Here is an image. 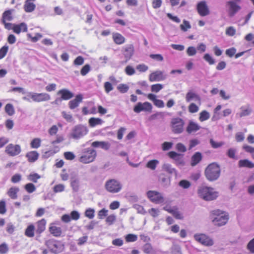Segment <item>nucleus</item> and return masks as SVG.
Listing matches in <instances>:
<instances>
[{
    "instance_id": "1",
    "label": "nucleus",
    "mask_w": 254,
    "mask_h": 254,
    "mask_svg": "<svg viewBox=\"0 0 254 254\" xmlns=\"http://www.w3.org/2000/svg\"><path fill=\"white\" fill-rule=\"evenodd\" d=\"M221 173L220 167L216 163H212L206 168L204 174L206 179L209 181H214L220 177Z\"/></svg>"
},
{
    "instance_id": "2",
    "label": "nucleus",
    "mask_w": 254,
    "mask_h": 254,
    "mask_svg": "<svg viewBox=\"0 0 254 254\" xmlns=\"http://www.w3.org/2000/svg\"><path fill=\"white\" fill-rule=\"evenodd\" d=\"M197 193L200 197L207 201L214 200L218 196V193L211 187H200L197 190Z\"/></svg>"
},
{
    "instance_id": "3",
    "label": "nucleus",
    "mask_w": 254,
    "mask_h": 254,
    "mask_svg": "<svg viewBox=\"0 0 254 254\" xmlns=\"http://www.w3.org/2000/svg\"><path fill=\"white\" fill-rule=\"evenodd\" d=\"M97 155L96 151L90 148H86L82 151L79 161L83 164H88L94 161Z\"/></svg>"
},
{
    "instance_id": "4",
    "label": "nucleus",
    "mask_w": 254,
    "mask_h": 254,
    "mask_svg": "<svg viewBox=\"0 0 254 254\" xmlns=\"http://www.w3.org/2000/svg\"><path fill=\"white\" fill-rule=\"evenodd\" d=\"M106 190L112 193L119 192L122 189L121 183L116 179H109L107 180L105 184Z\"/></svg>"
},
{
    "instance_id": "5",
    "label": "nucleus",
    "mask_w": 254,
    "mask_h": 254,
    "mask_svg": "<svg viewBox=\"0 0 254 254\" xmlns=\"http://www.w3.org/2000/svg\"><path fill=\"white\" fill-rule=\"evenodd\" d=\"M184 126L185 122L181 118H173L171 120V128L172 131L175 134L182 133L184 130Z\"/></svg>"
},
{
    "instance_id": "6",
    "label": "nucleus",
    "mask_w": 254,
    "mask_h": 254,
    "mask_svg": "<svg viewBox=\"0 0 254 254\" xmlns=\"http://www.w3.org/2000/svg\"><path fill=\"white\" fill-rule=\"evenodd\" d=\"M196 10L201 17L206 16L210 14L209 7L205 0H201L197 3L196 5Z\"/></svg>"
},
{
    "instance_id": "7",
    "label": "nucleus",
    "mask_w": 254,
    "mask_h": 254,
    "mask_svg": "<svg viewBox=\"0 0 254 254\" xmlns=\"http://www.w3.org/2000/svg\"><path fill=\"white\" fill-rule=\"evenodd\" d=\"M213 215L217 216L213 220V222L215 225L219 226L225 225L228 220V216L220 213V210H216L212 211Z\"/></svg>"
},
{
    "instance_id": "8",
    "label": "nucleus",
    "mask_w": 254,
    "mask_h": 254,
    "mask_svg": "<svg viewBox=\"0 0 254 254\" xmlns=\"http://www.w3.org/2000/svg\"><path fill=\"white\" fill-rule=\"evenodd\" d=\"M146 195L148 199L155 204H160L164 201L162 194L157 191L149 190L147 192Z\"/></svg>"
},
{
    "instance_id": "9",
    "label": "nucleus",
    "mask_w": 254,
    "mask_h": 254,
    "mask_svg": "<svg viewBox=\"0 0 254 254\" xmlns=\"http://www.w3.org/2000/svg\"><path fill=\"white\" fill-rule=\"evenodd\" d=\"M194 240L198 243L205 246H211L213 241L209 237L204 234H196L194 235Z\"/></svg>"
},
{
    "instance_id": "10",
    "label": "nucleus",
    "mask_w": 254,
    "mask_h": 254,
    "mask_svg": "<svg viewBox=\"0 0 254 254\" xmlns=\"http://www.w3.org/2000/svg\"><path fill=\"white\" fill-rule=\"evenodd\" d=\"M241 2V0H231L226 2V5L229 7V15L230 16H234L241 9L239 4Z\"/></svg>"
},
{
    "instance_id": "11",
    "label": "nucleus",
    "mask_w": 254,
    "mask_h": 254,
    "mask_svg": "<svg viewBox=\"0 0 254 254\" xmlns=\"http://www.w3.org/2000/svg\"><path fill=\"white\" fill-rule=\"evenodd\" d=\"M152 106L148 102H138L133 108V111L136 113H139L142 111L150 113L152 112Z\"/></svg>"
},
{
    "instance_id": "12",
    "label": "nucleus",
    "mask_w": 254,
    "mask_h": 254,
    "mask_svg": "<svg viewBox=\"0 0 254 254\" xmlns=\"http://www.w3.org/2000/svg\"><path fill=\"white\" fill-rule=\"evenodd\" d=\"M28 96L30 97L32 101L35 102H41L49 101L50 100V96L46 93H32L29 92Z\"/></svg>"
},
{
    "instance_id": "13",
    "label": "nucleus",
    "mask_w": 254,
    "mask_h": 254,
    "mask_svg": "<svg viewBox=\"0 0 254 254\" xmlns=\"http://www.w3.org/2000/svg\"><path fill=\"white\" fill-rule=\"evenodd\" d=\"M21 147L18 144H9L5 147V152L10 156H15L21 152Z\"/></svg>"
},
{
    "instance_id": "14",
    "label": "nucleus",
    "mask_w": 254,
    "mask_h": 254,
    "mask_svg": "<svg viewBox=\"0 0 254 254\" xmlns=\"http://www.w3.org/2000/svg\"><path fill=\"white\" fill-rule=\"evenodd\" d=\"M88 132L86 127L83 126H77L74 128L72 136L74 138L78 139L86 135Z\"/></svg>"
},
{
    "instance_id": "15",
    "label": "nucleus",
    "mask_w": 254,
    "mask_h": 254,
    "mask_svg": "<svg viewBox=\"0 0 254 254\" xmlns=\"http://www.w3.org/2000/svg\"><path fill=\"white\" fill-rule=\"evenodd\" d=\"M165 77L162 71L157 70L151 73L149 76V80L151 82L159 81L164 80Z\"/></svg>"
},
{
    "instance_id": "16",
    "label": "nucleus",
    "mask_w": 254,
    "mask_h": 254,
    "mask_svg": "<svg viewBox=\"0 0 254 254\" xmlns=\"http://www.w3.org/2000/svg\"><path fill=\"white\" fill-rule=\"evenodd\" d=\"M12 30L13 32L17 34H19L21 32H26L28 30L27 25L24 22L18 24H13Z\"/></svg>"
},
{
    "instance_id": "17",
    "label": "nucleus",
    "mask_w": 254,
    "mask_h": 254,
    "mask_svg": "<svg viewBox=\"0 0 254 254\" xmlns=\"http://www.w3.org/2000/svg\"><path fill=\"white\" fill-rule=\"evenodd\" d=\"M35 0H25L23 5V9L25 12L30 13L34 11L36 8V4L34 3Z\"/></svg>"
},
{
    "instance_id": "18",
    "label": "nucleus",
    "mask_w": 254,
    "mask_h": 254,
    "mask_svg": "<svg viewBox=\"0 0 254 254\" xmlns=\"http://www.w3.org/2000/svg\"><path fill=\"white\" fill-rule=\"evenodd\" d=\"M147 98L153 101L154 105L158 108H163L164 107V102L156 98V96L153 94L149 93L147 95Z\"/></svg>"
},
{
    "instance_id": "19",
    "label": "nucleus",
    "mask_w": 254,
    "mask_h": 254,
    "mask_svg": "<svg viewBox=\"0 0 254 254\" xmlns=\"http://www.w3.org/2000/svg\"><path fill=\"white\" fill-rule=\"evenodd\" d=\"M83 99V96L81 94L77 95L75 98L73 100L70 101L68 103V106L70 109H74L78 106L80 103H81Z\"/></svg>"
},
{
    "instance_id": "20",
    "label": "nucleus",
    "mask_w": 254,
    "mask_h": 254,
    "mask_svg": "<svg viewBox=\"0 0 254 254\" xmlns=\"http://www.w3.org/2000/svg\"><path fill=\"white\" fill-rule=\"evenodd\" d=\"M200 128V127L198 124L190 121L187 127L186 131L188 133L190 134L198 130Z\"/></svg>"
},
{
    "instance_id": "21",
    "label": "nucleus",
    "mask_w": 254,
    "mask_h": 254,
    "mask_svg": "<svg viewBox=\"0 0 254 254\" xmlns=\"http://www.w3.org/2000/svg\"><path fill=\"white\" fill-rule=\"evenodd\" d=\"M46 223L47 222L45 219H42L38 221L36 223V233L41 234L45 230Z\"/></svg>"
},
{
    "instance_id": "22",
    "label": "nucleus",
    "mask_w": 254,
    "mask_h": 254,
    "mask_svg": "<svg viewBox=\"0 0 254 254\" xmlns=\"http://www.w3.org/2000/svg\"><path fill=\"white\" fill-rule=\"evenodd\" d=\"M202 156L200 152H195L191 157L190 165L194 167L198 164L202 160Z\"/></svg>"
},
{
    "instance_id": "23",
    "label": "nucleus",
    "mask_w": 254,
    "mask_h": 254,
    "mask_svg": "<svg viewBox=\"0 0 254 254\" xmlns=\"http://www.w3.org/2000/svg\"><path fill=\"white\" fill-rule=\"evenodd\" d=\"M25 156L29 162L33 163L38 160L39 154L36 151H31L27 152Z\"/></svg>"
},
{
    "instance_id": "24",
    "label": "nucleus",
    "mask_w": 254,
    "mask_h": 254,
    "mask_svg": "<svg viewBox=\"0 0 254 254\" xmlns=\"http://www.w3.org/2000/svg\"><path fill=\"white\" fill-rule=\"evenodd\" d=\"M91 146L93 147H100L105 150H108L109 149L111 145L108 142L95 141L92 143Z\"/></svg>"
},
{
    "instance_id": "25",
    "label": "nucleus",
    "mask_w": 254,
    "mask_h": 254,
    "mask_svg": "<svg viewBox=\"0 0 254 254\" xmlns=\"http://www.w3.org/2000/svg\"><path fill=\"white\" fill-rule=\"evenodd\" d=\"M80 214L77 211H72L70 213V215L64 214V222L68 223L70 221L71 219L77 220L79 219Z\"/></svg>"
},
{
    "instance_id": "26",
    "label": "nucleus",
    "mask_w": 254,
    "mask_h": 254,
    "mask_svg": "<svg viewBox=\"0 0 254 254\" xmlns=\"http://www.w3.org/2000/svg\"><path fill=\"white\" fill-rule=\"evenodd\" d=\"M112 38L114 42L117 45H121L125 43V37L119 33H113Z\"/></svg>"
},
{
    "instance_id": "27",
    "label": "nucleus",
    "mask_w": 254,
    "mask_h": 254,
    "mask_svg": "<svg viewBox=\"0 0 254 254\" xmlns=\"http://www.w3.org/2000/svg\"><path fill=\"white\" fill-rule=\"evenodd\" d=\"M13 9H8L4 11L2 15L1 22L10 21L13 19L12 12Z\"/></svg>"
},
{
    "instance_id": "28",
    "label": "nucleus",
    "mask_w": 254,
    "mask_h": 254,
    "mask_svg": "<svg viewBox=\"0 0 254 254\" xmlns=\"http://www.w3.org/2000/svg\"><path fill=\"white\" fill-rule=\"evenodd\" d=\"M50 232L55 236H59L62 234L61 228L57 227L55 224H51L49 227Z\"/></svg>"
},
{
    "instance_id": "29",
    "label": "nucleus",
    "mask_w": 254,
    "mask_h": 254,
    "mask_svg": "<svg viewBox=\"0 0 254 254\" xmlns=\"http://www.w3.org/2000/svg\"><path fill=\"white\" fill-rule=\"evenodd\" d=\"M238 165L239 167L254 168V163L248 159L240 160L239 161Z\"/></svg>"
},
{
    "instance_id": "30",
    "label": "nucleus",
    "mask_w": 254,
    "mask_h": 254,
    "mask_svg": "<svg viewBox=\"0 0 254 254\" xmlns=\"http://www.w3.org/2000/svg\"><path fill=\"white\" fill-rule=\"evenodd\" d=\"M19 191V188L15 187H11L7 191V195L12 199L17 198V193Z\"/></svg>"
},
{
    "instance_id": "31",
    "label": "nucleus",
    "mask_w": 254,
    "mask_h": 254,
    "mask_svg": "<svg viewBox=\"0 0 254 254\" xmlns=\"http://www.w3.org/2000/svg\"><path fill=\"white\" fill-rule=\"evenodd\" d=\"M70 185L74 190H78L79 187V181L76 175H72L70 178Z\"/></svg>"
},
{
    "instance_id": "32",
    "label": "nucleus",
    "mask_w": 254,
    "mask_h": 254,
    "mask_svg": "<svg viewBox=\"0 0 254 254\" xmlns=\"http://www.w3.org/2000/svg\"><path fill=\"white\" fill-rule=\"evenodd\" d=\"M124 55L126 57L130 58L133 54L134 48L132 45H128L124 48Z\"/></svg>"
},
{
    "instance_id": "33",
    "label": "nucleus",
    "mask_w": 254,
    "mask_h": 254,
    "mask_svg": "<svg viewBox=\"0 0 254 254\" xmlns=\"http://www.w3.org/2000/svg\"><path fill=\"white\" fill-rule=\"evenodd\" d=\"M35 230V226L33 224H30L27 226L25 231V235L29 238H32L34 236V232Z\"/></svg>"
},
{
    "instance_id": "34",
    "label": "nucleus",
    "mask_w": 254,
    "mask_h": 254,
    "mask_svg": "<svg viewBox=\"0 0 254 254\" xmlns=\"http://www.w3.org/2000/svg\"><path fill=\"white\" fill-rule=\"evenodd\" d=\"M192 99H195V100L200 101V97L195 93L192 91L188 92L186 96V101L189 102L191 101Z\"/></svg>"
},
{
    "instance_id": "35",
    "label": "nucleus",
    "mask_w": 254,
    "mask_h": 254,
    "mask_svg": "<svg viewBox=\"0 0 254 254\" xmlns=\"http://www.w3.org/2000/svg\"><path fill=\"white\" fill-rule=\"evenodd\" d=\"M4 110L5 113L9 116H12L15 114L14 108L11 104H7L5 106Z\"/></svg>"
},
{
    "instance_id": "36",
    "label": "nucleus",
    "mask_w": 254,
    "mask_h": 254,
    "mask_svg": "<svg viewBox=\"0 0 254 254\" xmlns=\"http://www.w3.org/2000/svg\"><path fill=\"white\" fill-rule=\"evenodd\" d=\"M102 123V121L100 118H91L89 120V126L91 127H94L97 125H101Z\"/></svg>"
},
{
    "instance_id": "37",
    "label": "nucleus",
    "mask_w": 254,
    "mask_h": 254,
    "mask_svg": "<svg viewBox=\"0 0 254 254\" xmlns=\"http://www.w3.org/2000/svg\"><path fill=\"white\" fill-rule=\"evenodd\" d=\"M209 118V113L206 110H203L199 113V120L201 122L207 120Z\"/></svg>"
},
{
    "instance_id": "38",
    "label": "nucleus",
    "mask_w": 254,
    "mask_h": 254,
    "mask_svg": "<svg viewBox=\"0 0 254 254\" xmlns=\"http://www.w3.org/2000/svg\"><path fill=\"white\" fill-rule=\"evenodd\" d=\"M41 140L39 138H35L30 142V147L32 148H38L41 146Z\"/></svg>"
},
{
    "instance_id": "39",
    "label": "nucleus",
    "mask_w": 254,
    "mask_h": 254,
    "mask_svg": "<svg viewBox=\"0 0 254 254\" xmlns=\"http://www.w3.org/2000/svg\"><path fill=\"white\" fill-rule=\"evenodd\" d=\"M252 110L249 106L247 108L244 107L241 108V112L239 114L240 117H243L247 116H249L252 112Z\"/></svg>"
},
{
    "instance_id": "40",
    "label": "nucleus",
    "mask_w": 254,
    "mask_h": 254,
    "mask_svg": "<svg viewBox=\"0 0 254 254\" xmlns=\"http://www.w3.org/2000/svg\"><path fill=\"white\" fill-rule=\"evenodd\" d=\"M118 90L121 93H127L129 89V86L126 84L121 83L117 86Z\"/></svg>"
},
{
    "instance_id": "41",
    "label": "nucleus",
    "mask_w": 254,
    "mask_h": 254,
    "mask_svg": "<svg viewBox=\"0 0 254 254\" xmlns=\"http://www.w3.org/2000/svg\"><path fill=\"white\" fill-rule=\"evenodd\" d=\"M40 178L41 176L37 173H31L27 176L28 180L33 183H37Z\"/></svg>"
},
{
    "instance_id": "42",
    "label": "nucleus",
    "mask_w": 254,
    "mask_h": 254,
    "mask_svg": "<svg viewBox=\"0 0 254 254\" xmlns=\"http://www.w3.org/2000/svg\"><path fill=\"white\" fill-rule=\"evenodd\" d=\"M171 214L177 219L182 220L183 219L182 214L178 211L177 207H174Z\"/></svg>"
},
{
    "instance_id": "43",
    "label": "nucleus",
    "mask_w": 254,
    "mask_h": 254,
    "mask_svg": "<svg viewBox=\"0 0 254 254\" xmlns=\"http://www.w3.org/2000/svg\"><path fill=\"white\" fill-rule=\"evenodd\" d=\"M153 251V248L150 243H146L143 247V251L146 254H150Z\"/></svg>"
},
{
    "instance_id": "44",
    "label": "nucleus",
    "mask_w": 254,
    "mask_h": 254,
    "mask_svg": "<svg viewBox=\"0 0 254 254\" xmlns=\"http://www.w3.org/2000/svg\"><path fill=\"white\" fill-rule=\"evenodd\" d=\"M137 236L135 234H129L126 236L125 240L127 242H134L137 241Z\"/></svg>"
},
{
    "instance_id": "45",
    "label": "nucleus",
    "mask_w": 254,
    "mask_h": 254,
    "mask_svg": "<svg viewBox=\"0 0 254 254\" xmlns=\"http://www.w3.org/2000/svg\"><path fill=\"white\" fill-rule=\"evenodd\" d=\"M24 189L26 191L29 193L33 192L36 190L35 186L32 183H28L26 184L24 186Z\"/></svg>"
},
{
    "instance_id": "46",
    "label": "nucleus",
    "mask_w": 254,
    "mask_h": 254,
    "mask_svg": "<svg viewBox=\"0 0 254 254\" xmlns=\"http://www.w3.org/2000/svg\"><path fill=\"white\" fill-rule=\"evenodd\" d=\"M158 161L157 160H151L149 161L146 164V167L151 170H155Z\"/></svg>"
},
{
    "instance_id": "47",
    "label": "nucleus",
    "mask_w": 254,
    "mask_h": 254,
    "mask_svg": "<svg viewBox=\"0 0 254 254\" xmlns=\"http://www.w3.org/2000/svg\"><path fill=\"white\" fill-rule=\"evenodd\" d=\"M174 161L175 163L177 166H183L185 165V161L183 159V156L180 154L176 159H175Z\"/></svg>"
},
{
    "instance_id": "48",
    "label": "nucleus",
    "mask_w": 254,
    "mask_h": 254,
    "mask_svg": "<svg viewBox=\"0 0 254 254\" xmlns=\"http://www.w3.org/2000/svg\"><path fill=\"white\" fill-rule=\"evenodd\" d=\"M95 210L92 208H88L85 212V216L90 219H93L94 217Z\"/></svg>"
},
{
    "instance_id": "49",
    "label": "nucleus",
    "mask_w": 254,
    "mask_h": 254,
    "mask_svg": "<svg viewBox=\"0 0 254 254\" xmlns=\"http://www.w3.org/2000/svg\"><path fill=\"white\" fill-rule=\"evenodd\" d=\"M8 51V46L4 45L0 49V60L3 59Z\"/></svg>"
},
{
    "instance_id": "50",
    "label": "nucleus",
    "mask_w": 254,
    "mask_h": 254,
    "mask_svg": "<svg viewBox=\"0 0 254 254\" xmlns=\"http://www.w3.org/2000/svg\"><path fill=\"white\" fill-rule=\"evenodd\" d=\"M163 88V85L161 84H153L151 86L152 92L157 93Z\"/></svg>"
},
{
    "instance_id": "51",
    "label": "nucleus",
    "mask_w": 254,
    "mask_h": 254,
    "mask_svg": "<svg viewBox=\"0 0 254 254\" xmlns=\"http://www.w3.org/2000/svg\"><path fill=\"white\" fill-rule=\"evenodd\" d=\"M188 110L190 113H196L198 110V107L194 103H191L188 107Z\"/></svg>"
},
{
    "instance_id": "52",
    "label": "nucleus",
    "mask_w": 254,
    "mask_h": 254,
    "mask_svg": "<svg viewBox=\"0 0 254 254\" xmlns=\"http://www.w3.org/2000/svg\"><path fill=\"white\" fill-rule=\"evenodd\" d=\"M236 30L233 26H230L226 29V34L229 36H233L235 35Z\"/></svg>"
},
{
    "instance_id": "53",
    "label": "nucleus",
    "mask_w": 254,
    "mask_h": 254,
    "mask_svg": "<svg viewBox=\"0 0 254 254\" xmlns=\"http://www.w3.org/2000/svg\"><path fill=\"white\" fill-rule=\"evenodd\" d=\"M210 143L213 148H217L221 147L224 144L223 142H216L213 139H210Z\"/></svg>"
},
{
    "instance_id": "54",
    "label": "nucleus",
    "mask_w": 254,
    "mask_h": 254,
    "mask_svg": "<svg viewBox=\"0 0 254 254\" xmlns=\"http://www.w3.org/2000/svg\"><path fill=\"white\" fill-rule=\"evenodd\" d=\"M203 59L210 65L215 63L214 59L209 54H205L203 56Z\"/></svg>"
},
{
    "instance_id": "55",
    "label": "nucleus",
    "mask_w": 254,
    "mask_h": 254,
    "mask_svg": "<svg viewBox=\"0 0 254 254\" xmlns=\"http://www.w3.org/2000/svg\"><path fill=\"white\" fill-rule=\"evenodd\" d=\"M125 71L126 73L129 76L132 75L135 72L134 68L130 65L127 66L125 68Z\"/></svg>"
},
{
    "instance_id": "56",
    "label": "nucleus",
    "mask_w": 254,
    "mask_h": 254,
    "mask_svg": "<svg viewBox=\"0 0 254 254\" xmlns=\"http://www.w3.org/2000/svg\"><path fill=\"white\" fill-rule=\"evenodd\" d=\"M191 26L189 21L187 20H184L183 24L180 25L181 30L183 31H187L189 29H190Z\"/></svg>"
},
{
    "instance_id": "57",
    "label": "nucleus",
    "mask_w": 254,
    "mask_h": 254,
    "mask_svg": "<svg viewBox=\"0 0 254 254\" xmlns=\"http://www.w3.org/2000/svg\"><path fill=\"white\" fill-rule=\"evenodd\" d=\"M90 66L89 64H87L84 65L80 70V73L82 76L86 75L90 71Z\"/></svg>"
},
{
    "instance_id": "58",
    "label": "nucleus",
    "mask_w": 254,
    "mask_h": 254,
    "mask_svg": "<svg viewBox=\"0 0 254 254\" xmlns=\"http://www.w3.org/2000/svg\"><path fill=\"white\" fill-rule=\"evenodd\" d=\"M104 87L105 91L107 93H109L110 91H111L113 89V87L111 83H110V82H108V81L105 82L104 83Z\"/></svg>"
},
{
    "instance_id": "59",
    "label": "nucleus",
    "mask_w": 254,
    "mask_h": 254,
    "mask_svg": "<svg viewBox=\"0 0 254 254\" xmlns=\"http://www.w3.org/2000/svg\"><path fill=\"white\" fill-rule=\"evenodd\" d=\"M6 212V203L4 200L0 201V214H4Z\"/></svg>"
},
{
    "instance_id": "60",
    "label": "nucleus",
    "mask_w": 254,
    "mask_h": 254,
    "mask_svg": "<svg viewBox=\"0 0 254 254\" xmlns=\"http://www.w3.org/2000/svg\"><path fill=\"white\" fill-rule=\"evenodd\" d=\"M108 210L105 208H103L100 210L98 213V218L100 219H103L105 217L107 216Z\"/></svg>"
},
{
    "instance_id": "61",
    "label": "nucleus",
    "mask_w": 254,
    "mask_h": 254,
    "mask_svg": "<svg viewBox=\"0 0 254 254\" xmlns=\"http://www.w3.org/2000/svg\"><path fill=\"white\" fill-rule=\"evenodd\" d=\"M84 58L80 56H78L74 61L73 64L75 65H81L84 63Z\"/></svg>"
},
{
    "instance_id": "62",
    "label": "nucleus",
    "mask_w": 254,
    "mask_h": 254,
    "mask_svg": "<svg viewBox=\"0 0 254 254\" xmlns=\"http://www.w3.org/2000/svg\"><path fill=\"white\" fill-rule=\"evenodd\" d=\"M75 158V156L72 152L67 151L64 152V158L68 160H72Z\"/></svg>"
},
{
    "instance_id": "63",
    "label": "nucleus",
    "mask_w": 254,
    "mask_h": 254,
    "mask_svg": "<svg viewBox=\"0 0 254 254\" xmlns=\"http://www.w3.org/2000/svg\"><path fill=\"white\" fill-rule=\"evenodd\" d=\"M179 186L184 189H188L190 186V183L187 180H183L179 182Z\"/></svg>"
},
{
    "instance_id": "64",
    "label": "nucleus",
    "mask_w": 254,
    "mask_h": 254,
    "mask_svg": "<svg viewBox=\"0 0 254 254\" xmlns=\"http://www.w3.org/2000/svg\"><path fill=\"white\" fill-rule=\"evenodd\" d=\"M247 248L251 253L254 254V238L249 242Z\"/></svg>"
}]
</instances>
